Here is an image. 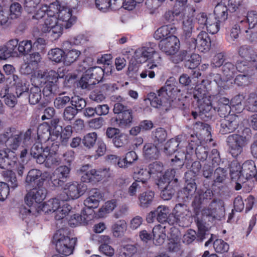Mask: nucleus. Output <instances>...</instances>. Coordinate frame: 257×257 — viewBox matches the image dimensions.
<instances>
[{
    "label": "nucleus",
    "instance_id": "obj_1",
    "mask_svg": "<svg viewBox=\"0 0 257 257\" xmlns=\"http://www.w3.org/2000/svg\"><path fill=\"white\" fill-rule=\"evenodd\" d=\"M8 135L6 149L0 150V167L9 169L14 167L17 158L15 157L14 151L17 150L22 143V132L15 127L7 129Z\"/></svg>",
    "mask_w": 257,
    "mask_h": 257
},
{
    "label": "nucleus",
    "instance_id": "obj_2",
    "mask_svg": "<svg viewBox=\"0 0 257 257\" xmlns=\"http://www.w3.org/2000/svg\"><path fill=\"white\" fill-rule=\"evenodd\" d=\"M47 9V18L41 27V31L43 33H48L49 36L53 40H56L60 37L61 26L57 25V17L61 11L60 4L57 0L49 5H45Z\"/></svg>",
    "mask_w": 257,
    "mask_h": 257
},
{
    "label": "nucleus",
    "instance_id": "obj_3",
    "mask_svg": "<svg viewBox=\"0 0 257 257\" xmlns=\"http://www.w3.org/2000/svg\"><path fill=\"white\" fill-rule=\"evenodd\" d=\"M174 79V78L171 77L170 80H168L166 83V85L161 88L158 92L157 94L154 92L149 93L145 101L148 100L151 105L155 108L166 106V104L169 103V100H172L174 97V93L176 91L177 88L175 86L172 85L169 83Z\"/></svg>",
    "mask_w": 257,
    "mask_h": 257
},
{
    "label": "nucleus",
    "instance_id": "obj_4",
    "mask_svg": "<svg viewBox=\"0 0 257 257\" xmlns=\"http://www.w3.org/2000/svg\"><path fill=\"white\" fill-rule=\"evenodd\" d=\"M255 173V164L252 160L246 161L241 166L237 162L231 163L230 174L231 179L235 181L244 183L252 178Z\"/></svg>",
    "mask_w": 257,
    "mask_h": 257
},
{
    "label": "nucleus",
    "instance_id": "obj_5",
    "mask_svg": "<svg viewBox=\"0 0 257 257\" xmlns=\"http://www.w3.org/2000/svg\"><path fill=\"white\" fill-rule=\"evenodd\" d=\"M250 132L249 128H245L242 133L246 134V136L232 134L227 138L228 150L233 157L236 158L242 153L243 148L247 144L250 137Z\"/></svg>",
    "mask_w": 257,
    "mask_h": 257
},
{
    "label": "nucleus",
    "instance_id": "obj_6",
    "mask_svg": "<svg viewBox=\"0 0 257 257\" xmlns=\"http://www.w3.org/2000/svg\"><path fill=\"white\" fill-rule=\"evenodd\" d=\"M236 66L232 63L227 62L225 63L221 67V72L225 77L223 79L220 74L216 73L210 75L211 79L216 84L218 88V92L220 93L223 90L228 89L229 86L227 82L232 78L236 72Z\"/></svg>",
    "mask_w": 257,
    "mask_h": 257
},
{
    "label": "nucleus",
    "instance_id": "obj_7",
    "mask_svg": "<svg viewBox=\"0 0 257 257\" xmlns=\"http://www.w3.org/2000/svg\"><path fill=\"white\" fill-rule=\"evenodd\" d=\"M103 77V71L101 67H91L86 71L81 77L79 85L83 89H90L93 85L98 83Z\"/></svg>",
    "mask_w": 257,
    "mask_h": 257
},
{
    "label": "nucleus",
    "instance_id": "obj_8",
    "mask_svg": "<svg viewBox=\"0 0 257 257\" xmlns=\"http://www.w3.org/2000/svg\"><path fill=\"white\" fill-rule=\"evenodd\" d=\"M54 239L56 242V249L58 252L65 256L71 254L74 250L77 239L62 235L60 231L55 233Z\"/></svg>",
    "mask_w": 257,
    "mask_h": 257
},
{
    "label": "nucleus",
    "instance_id": "obj_9",
    "mask_svg": "<svg viewBox=\"0 0 257 257\" xmlns=\"http://www.w3.org/2000/svg\"><path fill=\"white\" fill-rule=\"evenodd\" d=\"M113 112L118 114L116 121L120 127H125L131 125L133 120V110L122 103H115L113 106Z\"/></svg>",
    "mask_w": 257,
    "mask_h": 257
},
{
    "label": "nucleus",
    "instance_id": "obj_10",
    "mask_svg": "<svg viewBox=\"0 0 257 257\" xmlns=\"http://www.w3.org/2000/svg\"><path fill=\"white\" fill-rule=\"evenodd\" d=\"M86 186L77 182H70L65 184L63 193L60 195V199L68 201L78 198L83 194Z\"/></svg>",
    "mask_w": 257,
    "mask_h": 257
},
{
    "label": "nucleus",
    "instance_id": "obj_11",
    "mask_svg": "<svg viewBox=\"0 0 257 257\" xmlns=\"http://www.w3.org/2000/svg\"><path fill=\"white\" fill-rule=\"evenodd\" d=\"M67 71L62 68H59L57 71L53 70L43 71L38 70L34 71L33 76L37 79H44L46 83L58 84L59 78H63L67 73Z\"/></svg>",
    "mask_w": 257,
    "mask_h": 257
},
{
    "label": "nucleus",
    "instance_id": "obj_12",
    "mask_svg": "<svg viewBox=\"0 0 257 257\" xmlns=\"http://www.w3.org/2000/svg\"><path fill=\"white\" fill-rule=\"evenodd\" d=\"M50 174L47 172L42 173L38 169H31L28 173L25 180V186L27 189L34 186L37 183V186H42L47 179H50Z\"/></svg>",
    "mask_w": 257,
    "mask_h": 257
},
{
    "label": "nucleus",
    "instance_id": "obj_13",
    "mask_svg": "<svg viewBox=\"0 0 257 257\" xmlns=\"http://www.w3.org/2000/svg\"><path fill=\"white\" fill-rule=\"evenodd\" d=\"M38 186V188H34L27 193L25 201L27 205L34 204L40 209L42 205V201L46 196L47 190L42 186Z\"/></svg>",
    "mask_w": 257,
    "mask_h": 257
},
{
    "label": "nucleus",
    "instance_id": "obj_14",
    "mask_svg": "<svg viewBox=\"0 0 257 257\" xmlns=\"http://www.w3.org/2000/svg\"><path fill=\"white\" fill-rule=\"evenodd\" d=\"M160 50L167 55H173L179 50L180 41L178 38L174 35L162 40L159 43Z\"/></svg>",
    "mask_w": 257,
    "mask_h": 257
},
{
    "label": "nucleus",
    "instance_id": "obj_15",
    "mask_svg": "<svg viewBox=\"0 0 257 257\" xmlns=\"http://www.w3.org/2000/svg\"><path fill=\"white\" fill-rule=\"evenodd\" d=\"M76 21V18L72 16V11L67 8H62L60 11L57 17V25L61 26L60 36L62 34L63 27L68 29L70 28Z\"/></svg>",
    "mask_w": 257,
    "mask_h": 257
},
{
    "label": "nucleus",
    "instance_id": "obj_16",
    "mask_svg": "<svg viewBox=\"0 0 257 257\" xmlns=\"http://www.w3.org/2000/svg\"><path fill=\"white\" fill-rule=\"evenodd\" d=\"M239 125L238 117L234 114L227 115L221 120L219 132L226 135L234 132Z\"/></svg>",
    "mask_w": 257,
    "mask_h": 257
},
{
    "label": "nucleus",
    "instance_id": "obj_17",
    "mask_svg": "<svg viewBox=\"0 0 257 257\" xmlns=\"http://www.w3.org/2000/svg\"><path fill=\"white\" fill-rule=\"evenodd\" d=\"M51 127L46 123L40 124L37 128L38 140L41 142H46L51 140V142L56 141L59 136L58 131H50Z\"/></svg>",
    "mask_w": 257,
    "mask_h": 257
},
{
    "label": "nucleus",
    "instance_id": "obj_18",
    "mask_svg": "<svg viewBox=\"0 0 257 257\" xmlns=\"http://www.w3.org/2000/svg\"><path fill=\"white\" fill-rule=\"evenodd\" d=\"M192 46L194 49L197 48L200 51H207L210 48L211 41L209 36L205 31H201L196 38H192Z\"/></svg>",
    "mask_w": 257,
    "mask_h": 257
},
{
    "label": "nucleus",
    "instance_id": "obj_19",
    "mask_svg": "<svg viewBox=\"0 0 257 257\" xmlns=\"http://www.w3.org/2000/svg\"><path fill=\"white\" fill-rule=\"evenodd\" d=\"M224 209L221 200L213 199L208 207L204 208L202 211L203 216L216 218L220 214H222Z\"/></svg>",
    "mask_w": 257,
    "mask_h": 257
},
{
    "label": "nucleus",
    "instance_id": "obj_20",
    "mask_svg": "<svg viewBox=\"0 0 257 257\" xmlns=\"http://www.w3.org/2000/svg\"><path fill=\"white\" fill-rule=\"evenodd\" d=\"M70 168L66 166H61L58 167L53 172L52 175H50V178L55 186H62L70 173Z\"/></svg>",
    "mask_w": 257,
    "mask_h": 257
},
{
    "label": "nucleus",
    "instance_id": "obj_21",
    "mask_svg": "<svg viewBox=\"0 0 257 257\" xmlns=\"http://www.w3.org/2000/svg\"><path fill=\"white\" fill-rule=\"evenodd\" d=\"M213 196V191L211 189H207L205 191H199L195 196L192 205L196 215H198L201 207V204L205 201L210 200Z\"/></svg>",
    "mask_w": 257,
    "mask_h": 257
},
{
    "label": "nucleus",
    "instance_id": "obj_22",
    "mask_svg": "<svg viewBox=\"0 0 257 257\" xmlns=\"http://www.w3.org/2000/svg\"><path fill=\"white\" fill-rule=\"evenodd\" d=\"M96 7L100 11H115L121 8V0H95Z\"/></svg>",
    "mask_w": 257,
    "mask_h": 257
},
{
    "label": "nucleus",
    "instance_id": "obj_23",
    "mask_svg": "<svg viewBox=\"0 0 257 257\" xmlns=\"http://www.w3.org/2000/svg\"><path fill=\"white\" fill-rule=\"evenodd\" d=\"M50 149L48 147L43 148L42 143L36 142L34 144L31 149V155L36 159L37 163L42 164L44 163V156L46 155L49 151Z\"/></svg>",
    "mask_w": 257,
    "mask_h": 257
},
{
    "label": "nucleus",
    "instance_id": "obj_24",
    "mask_svg": "<svg viewBox=\"0 0 257 257\" xmlns=\"http://www.w3.org/2000/svg\"><path fill=\"white\" fill-rule=\"evenodd\" d=\"M210 83L208 80H203L201 83L196 86L193 91V97L197 102L209 94L208 92L211 90Z\"/></svg>",
    "mask_w": 257,
    "mask_h": 257
},
{
    "label": "nucleus",
    "instance_id": "obj_25",
    "mask_svg": "<svg viewBox=\"0 0 257 257\" xmlns=\"http://www.w3.org/2000/svg\"><path fill=\"white\" fill-rule=\"evenodd\" d=\"M190 211L187 205L179 203L175 205L173 210V220L175 222H184L189 215Z\"/></svg>",
    "mask_w": 257,
    "mask_h": 257
},
{
    "label": "nucleus",
    "instance_id": "obj_26",
    "mask_svg": "<svg viewBox=\"0 0 257 257\" xmlns=\"http://www.w3.org/2000/svg\"><path fill=\"white\" fill-rule=\"evenodd\" d=\"M238 52L239 56L246 59L251 63L253 68L257 69V52L246 45L240 47Z\"/></svg>",
    "mask_w": 257,
    "mask_h": 257
},
{
    "label": "nucleus",
    "instance_id": "obj_27",
    "mask_svg": "<svg viewBox=\"0 0 257 257\" xmlns=\"http://www.w3.org/2000/svg\"><path fill=\"white\" fill-rule=\"evenodd\" d=\"M102 196L99 190L93 188L88 192V197L84 200V204L89 208H97Z\"/></svg>",
    "mask_w": 257,
    "mask_h": 257
},
{
    "label": "nucleus",
    "instance_id": "obj_28",
    "mask_svg": "<svg viewBox=\"0 0 257 257\" xmlns=\"http://www.w3.org/2000/svg\"><path fill=\"white\" fill-rule=\"evenodd\" d=\"M11 82L16 87V94L18 97L27 98L28 95V89L26 85L25 82L22 78L17 75H13L11 78Z\"/></svg>",
    "mask_w": 257,
    "mask_h": 257
},
{
    "label": "nucleus",
    "instance_id": "obj_29",
    "mask_svg": "<svg viewBox=\"0 0 257 257\" xmlns=\"http://www.w3.org/2000/svg\"><path fill=\"white\" fill-rule=\"evenodd\" d=\"M155 212L157 215V220L160 223H164L167 221L170 224H174V221H172L170 214L169 208L165 205H160L155 210Z\"/></svg>",
    "mask_w": 257,
    "mask_h": 257
},
{
    "label": "nucleus",
    "instance_id": "obj_30",
    "mask_svg": "<svg viewBox=\"0 0 257 257\" xmlns=\"http://www.w3.org/2000/svg\"><path fill=\"white\" fill-rule=\"evenodd\" d=\"M155 53L153 46L143 47L136 50L135 57L138 61L142 63L151 59Z\"/></svg>",
    "mask_w": 257,
    "mask_h": 257
},
{
    "label": "nucleus",
    "instance_id": "obj_31",
    "mask_svg": "<svg viewBox=\"0 0 257 257\" xmlns=\"http://www.w3.org/2000/svg\"><path fill=\"white\" fill-rule=\"evenodd\" d=\"M176 31V28L173 25L163 26L155 32L154 37L156 40H162L169 37L170 35H174Z\"/></svg>",
    "mask_w": 257,
    "mask_h": 257
},
{
    "label": "nucleus",
    "instance_id": "obj_32",
    "mask_svg": "<svg viewBox=\"0 0 257 257\" xmlns=\"http://www.w3.org/2000/svg\"><path fill=\"white\" fill-rule=\"evenodd\" d=\"M176 171L174 169L167 170L162 177L158 180L159 187H164V185L172 184L177 185L178 179L175 178Z\"/></svg>",
    "mask_w": 257,
    "mask_h": 257
},
{
    "label": "nucleus",
    "instance_id": "obj_33",
    "mask_svg": "<svg viewBox=\"0 0 257 257\" xmlns=\"http://www.w3.org/2000/svg\"><path fill=\"white\" fill-rule=\"evenodd\" d=\"M196 186L194 182H190L188 183L186 186L178 191L177 193V198L179 200L186 201L196 191Z\"/></svg>",
    "mask_w": 257,
    "mask_h": 257
},
{
    "label": "nucleus",
    "instance_id": "obj_34",
    "mask_svg": "<svg viewBox=\"0 0 257 257\" xmlns=\"http://www.w3.org/2000/svg\"><path fill=\"white\" fill-rule=\"evenodd\" d=\"M89 216L85 210H82L81 214H74L71 215L68 220L69 224L71 227H75L79 224H86L89 220Z\"/></svg>",
    "mask_w": 257,
    "mask_h": 257
},
{
    "label": "nucleus",
    "instance_id": "obj_35",
    "mask_svg": "<svg viewBox=\"0 0 257 257\" xmlns=\"http://www.w3.org/2000/svg\"><path fill=\"white\" fill-rule=\"evenodd\" d=\"M60 201L59 199L53 198L42 203L40 208V212H44L45 213H54L56 209L60 205Z\"/></svg>",
    "mask_w": 257,
    "mask_h": 257
},
{
    "label": "nucleus",
    "instance_id": "obj_36",
    "mask_svg": "<svg viewBox=\"0 0 257 257\" xmlns=\"http://www.w3.org/2000/svg\"><path fill=\"white\" fill-rule=\"evenodd\" d=\"M153 233L154 243L156 245H162L166 237L165 227L160 225L155 226L153 229Z\"/></svg>",
    "mask_w": 257,
    "mask_h": 257
},
{
    "label": "nucleus",
    "instance_id": "obj_37",
    "mask_svg": "<svg viewBox=\"0 0 257 257\" xmlns=\"http://www.w3.org/2000/svg\"><path fill=\"white\" fill-rule=\"evenodd\" d=\"M230 100L225 97L220 98L217 103L216 108L217 109L218 114L220 117H226L230 111Z\"/></svg>",
    "mask_w": 257,
    "mask_h": 257
},
{
    "label": "nucleus",
    "instance_id": "obj_38",
    "mask_svg": "<svg viewBox=\"0 0 257 257\" xmlns=\"http://www.w3.org/2000/svg\"><path fill=\"white\" fill-rule=\"evenodd\" d=\"M227 10L226 6L224 4H218L214 10V14L215 16L214 18L218 20V21L224 22L227 18Z\"/></svg>",
    "mask_w": 257,
    "mask_h": 257
},
{
    "label": "nucleus",
    "instance_id": "obj_39",
    "mask_svg": "<svg viewBox=\"0 0 257 257\" xmlns=\"http://www.w3.org/2000/svg\"><path fill=\"white\" fill-rule=\"evenodd\" d=\"M65 201L61 200L60 205L55 211V218L56 220L63 219L70 211L71 207Z\"/></svg>",
    "mask_w": 257,
    "mask_h": 257
},
{
    "label": "nucleus",
    "instance_id": "obj_40",
    "mask_svg": "<svg viewBox=\"0 0 257 257\" xmlns=\"http://www.w3.org/2000/svg\"><path fill=\"white\" fill-rule=\"evenodd\" d=\"M227 170L226 169L218 167L215 169L213 174V184L224 183L227 178Z\"/></svg>",
    "mask_w": 257,
    "mask_h": 257
},
{
    "label": "nucleus",
    "instance_id": "obj_41",
    "mask_svg": "<svg viewBox=\"0 0 257 257\" xmlns=\"http://www.w3.org/2000/svg\"><path fill=\"white\" fill-rule=\"evenodd\" d=\"M59 92V84L45 82V86L43 89L44 96L51 98Z\"/></svg>",
    "mask_w": 257,
    "mask_h": 257
},
{
    "label": "nucleus",
    "instance_id": "obj_42",
    "mask_svg": "<svg viewBox=\"0 0 257 257\" xmlns=\"http://www.w3.org/2000/svg\"><path fill=\"white\" fill-rule=\"evenodd\" d=\"M154 197V192L153 191L145 192L142 193L139 197L140 206L143 208L149 207L152 204Z\"/></svg>",
    "mask_w": 257,
    "mask_h": 257
},
{
    "label": "nucleus",
    "instance_id": "obj_43",
    "mask_svg": "<svg viewBox=\"0 0 257 257\" xmlns=\"http://www.w3.org/2000/svg\"><path fill=\"white\" fill-rule=\"evenodd\" d=\"M193 144L189 143L186 148V153H185L184 152H178L174 159L180 160L179 162L180 165H184L185 160L191 159V156L193 153Z\"/></svg>",
    "mask_w": 257,
    "mask_h": 257
},
{
    "label": "nucleus",
    "instance_id": "obj_44",
    "mask_svg": "<svg viewBox=\"0 0 257 257\" xmlns=\"http://www.w3.org/2000/svg\"><path fill=\"white\" fill-rule=\"evenodd\" d=\"M126 223L123 220H120L114 223L111 226V231L114 236L121 237L126 230Z\"/></svg>",
    "mask_w": 257,
    "mask_h": 257
},
{
    "label": "nucleus",
    "instance_id": "obj_45",
    "mask_svg": "<svg viewBox=\"0 0 257 257\" xmlns=\"http://www.w3.org/2000/svg\"><path fill=\"white\" fill-rule=\"evenodd\" d=\"M144 155L148 159H156L159 156L158 148L154 144H146L143 148Z\"/></svg>",
    "mask_w": 257,
    "mask_h": 257
},
{
    "label": "nucleus",
    "instance_id": "obj_46",
    "mask_svg": "<svg viewBox=\"0 0 257 257\" xmlns=\"http://www.w3.org/2000/svg\"><path fill=\"white\" fill-rule=\"evenodd\" d=\"M33 42L30 40H24L19 43V55L25 56L31 53L33 50Z\"/></svg>",
    "mask_w": 257,
    "mask_h": 257
},
{
    "label": "nucleus",
    "instance_id": "obj_47",
    "mask_svg": "<svg viewBox=\"0 0 257 257\" xmlns=\"http://www.w3.org/2000/svg\"><path fill=\"white\" fill-rule=\"evenodd\" d=\"M193 28V18L189 17H185L183 21L182 29L183 30V36L186 39L191 37Z\"/></svg>",
    "mask_w": 257,
    "mask_h": 257
},
{
    "label": "nucleus",
    "instance_id": "obj_48",
    "mask_svg": "<svg viewBox=\"0 0 257 257\" xmlns=\"http://www.w3.org/2000/svg\"><path fill=\"white\" fill-rule=\"evenodd\" d=\"M177 185L172 184H165L164 187H159L161 190V196L164 200H169L172 198L175 194Z\"/></svg>",
    "mask_w": 257,
    "mask_h": 257
},
{
    "label": "nucleus",
    "instance_id": "obj_49",
    "mask_svg": "<svg viewBox=\"0 0 257 257\" xmlns=\"http://www.w3.org/2000/svg\"><path fill=\"white\" fill-rule=\"evenodd\" d=\"M200 112L205 113L209 112L212 108L211 96L209 93L202 99L197 102Z\"/></svg>",
    "mask_w": 257,
    "mask_h": 257
},
{
    "label": "nucleus",
    "instance_id": "obj_50",
    "mask_svg": "<svg viewBox=\"0 0 257 257\" xmlns=\"http://www.w3.org/2000/svg\"><path fill=\"white\" fill-rule=\"evenodd\" d=\"M45 161L43 163L47 168H51L54 166L58 165L61 162V159L56 154H52L50 151L44 156Z\"/></svg>",
    "mask_w": 257,
    "mask_h": 257
},
{
    "label": "nucleus",
    "instance_id": "obj_51",
    "mask_svg": "<svg viewBox=\"0 0 257 257\" xmlns=\"http://www.w3.org/2000/svg\"><path fill=\"white\" fill-rule=\"evenodd\" d=\"M27 206L28 207L22 206L20 209V213L23 219L27 216H36L37 214L40 213V209L38 208V207L34 206V204Z\"/></svg>",
    "mask_w": 257,
    "mask_h": 257
},
{
    "label": "nucleus",
    "instance_id": "obj_52",
    "mask_svg": "<svg viewBox=\"0 0 257 257\" xmlns=\"http://www.w3.org/2000/svg\"><path fill=\"white\" fill-rule=\"evenodd\" d=\"M29 101L31 104H36L38 103L41 99V90L36 86L31 88L30 93H28Z\"/></svg>",
    "mask_w": 257,
    "mask_h": 257
},
{
    "label": "nucleus",
    "instance_id": "obj_53",
    "mask_svg": "<svg viewBox=\"0 0 257 257\" xmlns=\"http://www.w3.org/2000/svg\"><path fill=\"white\" fill-rule=\"evenodd\" d=\"M64 54L62 50L57 48L51 49L48 53L49 58L56 63H60L64 60Z\"/></svg>",
    "mask_w": 257,
    "mask_h": 257
},
{
    "label": "nucleus",
    "instance_id": "obj_54",
    "mask_svg": "<svg viewBox=\"0 0 257 257\" xmlns=\"http://www.w3.org/2000/svg\"><path fill=\"white\" fill-rule=\"evenodd\" d=\"M148 169L150 174L153 177H157L160 178L162 174L163 170V164L160 162H154L148 166Z\"/></svg>",
    "mask_w": 257,
    "mask_h": 257
},
{
    "label": "nucleus",
    "instance_id": "obj_55",
    "mask_svg": "<svg viewBox=\"0 0 257 257\" xmlns=\"http://www.w3.org/2000/svg\"><path fill=\"white\" fill-rule=\"evenodd\" d=\"M97 139L95 132L90 133L85 135L82 139V143L86 148L90 149L94 147Z\"/></svg>",
    "mask_w": 257,
    "mask_h": 257
},
{
    "label": "nucleus",
    "instance_id": "obj_56",
    "mask_svg": "<svg viewBox=\"0 0 257 257\" xmlns=\"http://www.w3.org/2000/svg\"><path fill=\"white\" fill-rule=\"evenodd\" d=\"M73 133L72 127L71 125H67L62 129L61 134L59 133V142L63 145H67L68 142Z\"/></svg>",
    "mask_w": 257,
    "mask_h": 257
},
{
    "label": "nucleus",
    "instance_id": "obj_57",
    "mask_svg": "<svg viewBox=\"0 0 257 257\" xmlns=\"http://www.w3.org/2000/svg\"><path fill=\"white\" fill-rule=\"evenodd\" d=\"M117 203L115 200L107 201L99 210L98 215L103 217L105 214L112 211L116 207Z\"/></svg>",
    "mask_w": 257,
    "mask_h": 257
},
{
    "label": "nucleus",
    "instance_id": "obj_58",
    "mask_svg": "<svg viewBox=\"0 0 257 257\" xmlns=\"http://www.w3.org/2000/svg\"><path fill=\"white\" fill-rule=\"evenodd\" d=\"M80 52L75 49H72L64 54V63L66 65H70L74 62L79 57Z\"/></svg>",
    "mask_w": 257,
    "mask_h": 257
},
{
    "label": "nucleus",
    "instance_id": "obj_59",
    "mask_svg": "<svg viewBox=\"0 0 257 257\" xmlns=\"http://www.w3.org/2000/svg\"><path fill=\"white\" fill-rule=\"evenodd\" d=\"M200 61V57L198 54L191 53L185 63V66L189 69H194L199 64Z\"/></svg>",
    "mask_w": 257,
    "mask_h": 257
},
{
    "label": "nucleus",
    "instance_id": "obj_60",
    "mask_svg": "<svg viewBox=\"0 0 257 257\" xmlns=\"http://www.w3.org/2000/svg\"><path fill=\"white\" fill-rule=\"evenodd\" d=\"M238 60L236 64V70L241 72H248L253 70L252 65L246 59Z\"/></svg>",
    "mask_w": 257,
    "mask_h": 257
},
{
    "label": "nucleus",
    "instance_id": "obj_61",
    "mask_svg": "<svg viewBox=\"0 0 257 257\" xmlns=\"http://www.w3.org/2000/svg\"><path fill=\"white\" fill-rule=\"evenodd\" d=\"M221 22L211 17L206 27L207 31L211 34L217 33L220 28V23Z\"/></svg>",
    "mask_w": 257,
    "mask_h": 257
},
{
    "label": "nucleus",
    "instance_id": "obj_62",
    "mask_svg": "<svg viewBox=\"0 0 257 257\" xmlns=\"http://www.w3.org/2000/svg\"><path fill=\"white\" fill-rule=\"evenodd\" d=\"M153 138L155 142L158 144L162 143L166 139L167 133L164 128H158L153 132Z\"/></svg>",
    "mask_w": 257,
    "mask_h": 257
},
{
    "label": "nucleus",
    "instance_id": "obj_63",
    "mask_svg": "<svg viewBox=\"0 0 257 257\" xmlns=\"http://www.w3.org/2000/svg\"><path fill=\"white\" fill-rule=\"evenodd\" d=\"M34 131V128H30L25 133L22 132V142L26 147L30 146L33 143L32 134Z\"/></svg>",
    "mask_w": 257,
    "mask_h": 257
},
{
    "label": "nucleus",
    "instance_id": "obj_64",
    "mask_svg": "<svg viewBox=\"0 0 257 257\" xmlns=\"http://www.w3.org/2000/svg\"><path fill=\"white\" fill-rule=\"evenodd\" d=\"M137 175H138V176L136 177L137 178V180H139V182L141 183L144 188L146 187L147 181L151 176L149 169H141L137 173Z\"/></svg>",
    "mask_w": 257,
    "mask_h": 257
}]
</instances>
